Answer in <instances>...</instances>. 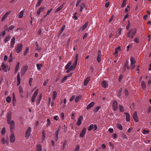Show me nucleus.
Instances as JSON below:
<instances>
[{"instance_id":"f257e3e1","label":"nucleus","mask_w":151,"mask_h":151,"mask_svg":"<svg viewBox=\"0 0 151 151\" xmlns=\"http://www.w3.org/2000/svg\"><path fill=\"white\" fill-rule=\"evenodd\" d=\"M137 29L136 28H133L130 29L128 32L127 36V37L133 38L136 34Z\"/></svg>"},{"instance_id":"f03ea898","label":"nucleus","mask_w":151,"mask_h":151,"mask_svg":"<svg viewBox=\"0 0 151 151\" xmlns=\"http://www.w3.org/2000/svg\"><path fill=\"white\" fill-rule=\"evenodd\" d=\"M23 45L21 43L18 44L15 47L14 50L17 53H20L22 50Z\"/></svg>"},{"instance_id":"7ed1b4c3","label":"nucleus","mask_w":151,"mask_h":151,"mask_svg":"<svg viewBox=\"0 0 151 151\" xmlns=\"http://www.w3.org/2000/svg\"><path fill=\"white\" fill-rule=\"evenodd\" d=\"M10 123L8 124H10V131L12 132H13L15 127L14 122V121L12 120Z\"/></svg>"},{"instance_id":"20e7f679","label":"nucleus","mask_w":151,"mask_h":151,"mask_svg":"<svg viewBox=\"0 0 151 151\" xmlns=\"http://www.w3.org/2000/svg\"><path fill=\"white\" fill-rule=\"evenodd\" d=\"M31 128L29 127L26 132L25 137L28 138L30 135Z\"/></svg>"},{"instance_id":"39448f33","label":"nucleus","mask_w":151,"mask_h":151,"mask_svg":"<svg viewBox=\"0 0 151 151\" xmlns=\"http://www.w3.org/2000/svg\"><path fill=\"white\" fill-rule=\"evenodd\" d=\"M113 106L114 110L116 111L118 108V104L116 101H114L113 102Z\"/></svg>"},{"instance_id":"423d86ee","label":"nucleus","mask_w":151,"mask_h":151,"mask_svg":"<svg viewBox=\"0 0 151 151\" xmlns=\"http://www.w3.org/2000/svg\"><path fill=\"white\" fill-rule=\"evenodd\" d=\"M60 131V128H58L57 129H56V131L55 132V138L56 141H57L58 139V133Z\"/></svg>"},{"instance_id":"0eeeda50","label":"nucleus","mask_w":151,"mask_h":151,"mask_svg":"<svg viewBox=\"0 0 151 151\" xmlns=\"http://www.w3.org/2000/svg\"><path fill=\"white\" fill-rule=\"evenodd\" d=\"M15 43V38L14 37H13L10 43V47L12 48H13L14 47V44Z\"/></svg>"},{"instance_id":"6e6552de","label":"nucleus","mask_w":151,"mask_h":151,"mask_svg":"<svg viewBox=\"0 0 151 151\" xmlns=\"http://www.w3.org/2000/svg\"><path fill=\"white\" fill-rule=\"evenodd\" d=\"M10 142L11 143L14 142L15 141V137L14 134L12 132L10 137Z\"/></svg>"},{"instance_id":"1a4fd4ad","label":"nucleus","mask_w":151,"mask_h":151,"mask_svg":"<svg viewBox=\"0 0 151 151\" xmlns=\"http://www.w3.org/2000/svg\"><path fill=\"white\" fill-rule=\"evenodd\" d=\"M10 13L11 11L7 12L2 17L1 19L2 21H3L7 18V16Z\"/></svg>"},{"instance_id":"9d476101","label":"nucleus","mask_w":151,"mask_h":151,"mask_svg":"<svg viewBox=\"0 0 151 151\" xmlns=\"http://www.w3.org/2000/svg\"><path fill=\"white\" fill-rule=\"evenodd\" d=\"M133 118L136 122H137L138 121L137 112L136 111L133 114Z\"/></svg>"},{"instance_id":"9b49d317","label":"nucleus","mask_w":151,"mask_h":151,"mask_svg":"<svg viewBox=\"0 0 151 151\" xmlns=\"http://www.w3.org/2000/svg\"><path fill=\"white\" fill-rule=\"evenodd\" d=\"M83 119V117L82 116H81L78 117L77 123V125L79 126L81 124V121Z\"/></svg>"},{"instance_id":"f8f14e48","label":"nucleus","mask_w":151,"mask_h":151,"mask_svg":"<svg viewBox=\"0 0 151 151\" xmlns=\"http://www.w3.org/2000/svg\"><path fill=\"white\" fill-rule=\"evenodd\" d=\"M1 66L2 68V70L5 72H6L7 71L8 66L5 63H2Z\"/></svg>"},{"instance_id":"ddd939ff","label":"nucleus","mask_w":151,"mask_h":151,"mask_svg":"<svg viewBox=\"0 0 151 151\" xmlns=\"http://www.w3.org/2000/svg\"><path fill=\"white\" fill-rule=\"evenodd\" d=\"M11 114L9 113L7 115V122L8 123H10V122H11Z\"/></svg>"},{"instance_id":"4468645a","label":"nucleus","mask_w":151,"mask_h":151,"mask_svg":"<svg viewBox=\"0 0 151 151\" xmlns=\"http://www.w3.org/2000/svg\"><path fill=\"white\" fill-rule=\"evenodd\" d=\"M86 132V129L85 128H84L83 130H82V132H81L80 134V136L81 137H83L85 136V133Z\"/></svg>"},{"instance_id":"2eb2a0df","label":"nucleus","mask_w":151,"mask_h":151,"mask_svg":"<svg viewBox=\"0 0 151 151\" xmlns=\"http://www.w3.org/2000/svg\"><path fill=\"white\" fill-rule=\"evenodd\" d=\"M101 84L102 87L104 88H107L108 86V84L107 82L105 81H102Z\"/></svg>"},{"instance_id":"dca6fc26","label":"nucleus","mask_w":151,"mask_h":151,"mask_svg":"<svg viewBox=\"0 0 151 151\" xmlns=\"http://www.w3.org/2000/svg\"><path fill=\"white\" fill-rule=\"evenodd\" d=\"M126 116V120L127 122H129L130 120V116L129 114L127 112H125L124 113Z\"/></svg>"},{"instance_id":"f3484780","label":"nucleus","mask_w":151,"mask_h":151,"mask_svg":"<svg viewBox=\"0 0 151 151\" xmlns=\"http://www.w3.org/2000/svg\"><path fill=\"white\" fill-rule=\"evenodd\" d=\"M90 77L88 76L86 78L85 80L84 81V85L86 86L87 85L88 82L90 81Z\"/></svg>"},{"instance_id":"a211bd4d","label":"nucleus","mask_w":151,"mask_h":151,"mask_svg":"<svg viewBox=\"0 0 151 151\" xmlns=\"http://www.w3.org/2000/svg\"><path fill=\"white\" fill-rule=\"evenodd\" d=\"M88 24V22H86L83 26L81 27L80 29H81L82 31L84 30L87 27Z\"/></svg>"},{"instance_id":"6ab92c4d","label":"nucleus","mask_w":151,"mask_h":151,"mask_svg":"<svg viewBox=\"0 0 151 151\" xmlns=\"http://www.w3.org/2000/svg\"><path fill=\"white\" fill-rule=\"evenodd\" d=\"M82 97V96L81 95H80L77 96L75 99V102L76 103H77L79 101L81 98Z\"/></svg>"},{"instance_id":"aec40b11","label":"nucleus","mask_w":151,"mask_h":151,"mask_svg":"<svg viewBox=\"0 0 151 151\" xmlns=\"http://www.w3.org/2000/svg\"><path fill=\"white\" fill-rule=\"evenodd\" d=\"M130 65L131 66H132L135 63V61L134 59V58L132 57L130 58Z\"/></svg>"},{"instance_id":"412c9836","label":"nucleus","mask_w":151,"mask_h":151,"mask_svg":"<svg viewBox=\"0 0 151 151\" xmlns=\"http://www.w3.org/2000/svg\"><path fill=\"white\" fill-rule=\"evenodd\" d=\"M24 12V10H23L21 11L18 14V17L19 18H22L23 16Z\"/></svg>"},{"instance_id":"4be33fe9","label":"nucleus","mask_w":151,"mask_h":151,"mask_svg":"<svg viewBox=\"0 0 151 151\" xmlns=\"http://www.w3.org/2000/svg\"><path fill=\"white\" fill-rule=\"evenodd\" d=\"M45 9V7H41L39 9V10H38L37 12V15H39L42 12H43Z\"/></svg>"},{"instance_id":"5701e85b","label":"nucleus","mask_w":151,"mask_h":151,"mask_svg":"<svg viewBox=\"0 0 151 151\" xmlns=\"http://www.w3.org/2000/svg\"><path fill=\"white\" fill-rule=\"evenodd\" d=\"M94 104V102H92L88 104V105L86 109L87 110L89 109L91 107H92Z\"/></svg>"},{"instance_id":"b1692460","label":"nucleus","mask_w":151,"mask_h":151,"mask_svg":"<svg viewBox=\"0 0 151 151\" xmlns=\"http://www.w3.org/2000/svg\"><path fill=\"white\" fill-rule=\"evenodd\" d=\"M57 93L55 91H54L53 92V96L52 97V99L53 101L54 100L57 96Z\"/></svg>"},{"instance_id":"393cba45","label":"nucleus","mask_w":151,"mask_h":151,"mask_svg":"<svg viewBox=\"0 0 151 151\" xmlns=\"http://www.w3.org/2000/svg\"><path fill=\"white\" fill-rule=\"evenodd\" d=\"M141 85V86L143 89H146V85L144 81H142Z\"/></svg>"},{"instance_id":"a878e982","label":"nucleus","mask_w":151,"mask_h":151,"mask_svg":"<svg viewBox=\"0 0 151 151\" xmlns=\"http://www.w3.org/2000/svg\"><path fill=\"white\" fill-rule=\"evenodd\" d=\"M42 98V95L41 94L39 96L37 99V105H38L40 103V101L41 100Z\"/></svg>"},{"instance_id":"bb28decb","label":"nucleus","mask_w":151,"mask_h":151,"mask_svg":"<svg viewBox=\"0 0 151 151\" xmlns=\"http://www.w3.org/2000/svg\"><path fill=\"white\" fill-rule=\"evenodd\" d=\"M71 64V62L70 61H69L67 64L65 66V70L68 69L69 68V67L70 66Z\"/></svg>"},{"instance_id":"cd10ccee","label":"nucleus","mask_w":151,"mask_h":151,"mask_svg":"<svg viewBox=\"0 0 151 151\" xmlns=\"http://www.w3.org/2000/svg\"><path fill=\"white\" fill-rule=\"evenodd\" d=\"M37 151H42V145H38L36 148Z\"/></svg>"},{"instance_id":"c85d7f7f","label":"nucleus","mask_w":151,"mask_h":151,"mask_svg":"<svg viewBox=\"0 0 151 151\" xmlns=\"http://www.w3.org/2000/svg\"><path fill=\"white\" fill-rule=\"evenodd\" d=\"M64 4H63V5L60 6V7L58 8L55 11V12L56 13L57 12L60 11V10H61L63 8Z\"/></svg>"},{"instance_id":"c756f323","label":"nucleus","mask_w":151,"mask_h":151,"mask_svg":"<svg viewBox=\"0 0 151 151\" xmlns=\"http://www.w3.org/2000/svg\"><path fill=\"white\" fill-rule=\"evenodd\" d=\"M97 60L98 63H100L101 60V55H98L97 58Z\"/></svg>"},{"instance_id":"7c9ffc66","label":"nucleus","mask_w":151,"mask_h":151,"mask_svg":"<svg viewBox=\"0 0 151 151\" xmlns=\"http://www.w3.org/2000/svg\"><path fill=\"white\" fill-rule=\"evenodd\" d=\"M19 62H18L17 65L16 66L15 69V73H16L18 71L19 67Z\"/></svg>"},{"instance_id":"2f4dec72","label":"nucleus","mask_w":151,"mask_h":151,"mask_svg":"<svg viewBox=\"0 0 151 151\" xmlns=\"http://www.w3.org/2000/svg\"><path fill=\"white\" fill-rule=\"evenodd\" d=\"M65 25H63L62 27L60 29V35H61L62 33V32L64 29H65Z\"/></svg>"},{"instance_id":"473e14b6","label":"nucleus","mask_w":151,"mask_h":151,"mask_svg":"<svg viewBox=\"0 0 151 151\" xmlns=\"http://www.w3.org/2000/svg\"><path fill=\"white\" fill-rule=\"evenodd\" d=\"M101 108V107L100 106H98L94 110V111L95 113L97 112Z\"/></svg>"},{"instance_id":"72a5a7b5","label":"nucleus","mask_w":151,"mask_h":151,"mask_svg":"<svg viewBox=\"0 0 151 151\" xmlns=\"http://www.w3.org/2000/svg\"><path fill=\"white\" fill-rule=\"evenodd\" d=\"M38 89H37L35 91V92L34 93H33V95H32V96L36 97V96H37V95L38 93Z\"/></svg>"},{"instance_id":"f704fd0d","label":"nucleus","mask_w":151,"mask_h":151,"mask_svg":"<svg viewBox=\"0 0 151 151\" xmlns=\"http://www.w3.org/2000/svg\"><path fill=\"white\" fill-rule=\"evenodd\" d=\"M128 63L129 61L127 60L125 63L124 66L125 67H127V69H129L130 67L128 65Z\"/></svg>"},{"instance_id":"c9c22d12","label":"nucleus","mask_w":151,"mask_h":151,"mask_svg":"<svg viewBox=\"0 0 151 151\" xmlns=\"http://www.w3.org/2000/svg\"><path fill=\"white\" fill-rule=\"evenodd\" d=\"M29 51V49L28 48H27L25 50L24 53V56H26L28 53V52Z\"/></svg>"},{"instance_id":"e433bc0d","label":"nucleus","mask_w":151,"mask_h":151,"mask_svg":"<svg viewBox=\"0 0 151 151\" xmlns=\"http://www.w3.org/2000/svg\"><path fill=\"white\" fill-rule=\"evenodd\" d=\"M16 102V99L15 97V96L14 95V93H13V105L14 106V104Z\"/></svg>"},{"instance_id":"4c0bfd02","label":"nucleus","mask_w":151,"mask_h":151,"mask_svg":"<svg viewBox=\"0 0 151 151\" xmlns=\"http://www.w3.org/2000/svg\"><path fill=\"white\" fill-rule=\"evenodd\" d=\"M36 66L37 68V70H39L40 69L41 67L42 66V64H37Z\"/></svg>"},{"instance_id":"58836bf2","label":"nucleus","mask_w":151,"mask_h":151,"mask_svg":"<svg viewBox=\"0 0 151 151\" xmlns=\"http://www.w3.org/2000/svg\"><path fill=\"white\" fill-rule=\"evenodd\" d=\"M11 37L9 36H8L6 37L4 39V41L5 42H6L8 41L10 39Z\"/></svg>"},{"instance_id":"ea45409f","label":"nucleus","mask_w":151,"mask_h":151,"mask_svg":"<svg viewBox=\"0 0 151 151\" xmlns=\"http://www.w3.org/2000/svg\"><path fill=\"white\" fill-rule=\"evenodd\" d=\"M122 91V88H120L119 89V92L117 94V96H118L119 98L121 95V92Z\"/></svg>"},{"instance_id":"a19ab883","label":"nucleus","mask_w":151,"mask_h":151,"mask_svg":"<svg viewBox=\"0 0 151 151\" xmlns=\"http://www.w3.org/2000/svg\"><path fill=\"white\" fill-rule=\"evenodd\" d=\"M119 108L120 111L121 112H122L124 111V109L123 107L122 106L120 105L119 106Z\"/></svg>"},{"instance_id":"79ce46f5","label":"nucleus","mask_w":151,"mask_h":151,"mask_svg":"<svg viewBox=\"0 0 151 151\" xmlns=\"http://www.w3.org/2000/svg\"><path fill=\"white\" fill-rule=\"evenodd\" d=\"M117 128L120 130H122L123 129L122 125L121 124H117Z\"/></svg>"},{"instance_id":"37998d69","label":"nucleus","mask_w":151,"mask_h":151,"mask_svg":"<svg viewBox=\"0 0 151 151\" xmlns=\"http://www.w3.org/2000/svg\"><path fill=\"white\" fill-rule=\"evenodd\" d=\"M66 140H65V142L63 144L62 147V150H64L65 147L66 145Z\"/></svg>"},{"instance_id":"c03bdc74","label":"nucleus","mask_w":151,"mask_h":151,"mask_svg":"<svg viewBox=\"0 0 151 151\" xmlns=\"http://www.w3.org/2000/svg\"><path fill=\"white\" fill-rule=\"evenodd\" d=\"M43 0H38L37 4V5H36V7H38V6H40L41 3Z\"/></svg>"},{"instance_id":"a18cd8bd","label":"nucleus","mask_w":151,"mask_h":151,"mask_svg":"<svg viewBox=\"0 0 151 151\" xmlns=\"http://www.w3.org/2000/svg\"><path fill=\"white\" fill-rule=\"evenodd\" d=\"M6 132L5 128L4 127L3 128L2 131L1 132V134L3 135H4Z\"/></svg>"},{"instance_id":"49530a36","label":"nucleus","mask_w":151,"mask_h":151,"mask_svg":"<svg viewBox=\"0 0 151 151\" xmlns=\"http://www.w3.org/2000/svg\"><path fill=\"white\" fill-rule=\"evenodd\" d=\"M127 0H123V2L122 4V7H124V6L126 5Z\"/></svg>"},{"instance_id":"de8ad7c7","label":"nucleus","mask_w":151,"mask_h":151,"mask_svg":"<svg viewBox=\"0 0 151 151\" xmlns=\"http://www.w3.org/2000/svg\"><path fill=\"white\" fill-rule=\"evenodd\" d=\"M93 125L91 124L90 125L89 127L88 130L89 131L91 130L93 128Z\"/></svg>"},{"instance_id":"09e8293b","label":"nucleus","mask_w":151,"mask_h":151,"mask_svg":"<svg viewBox=\"0 0 151 151\" xmlns=\"http://www.w3.org/2000/svg\"><path fill=\"white\" fill-rule=\"evenodd\" d=\"M17 81H21L20 73L19 72H18V74L17 75Z\"/></svg>"},{"instance_id":"8fccbe9b","label":"nucleus","mask_w":151,"mask_h":151,"mask_svg":"<svg viewBox=\"0 0 151 151\" xmlns=\"http://www.w3.org/2000/svg\"><path fill=\"white\" fill-rule=\"evenodd\" d=\"M14 28V26H11L8 28L7 30L9 31H10L12 30Z\"/></svg>"},{"instance_id":"3c124183","label":"nucleus","mask_w":151,"mask_h":151,"mask_svg":"<svg viewBox=\"0 0 151 151\" xmlns=\"http://www.w3.org/2000/svg\"><path fill=\"white\" fill-rule=\"evenodd\" d=\"M19 90L20 93H22L23 92V89L21 86H20L19 87Z\"/></svg>"},{"instance_id":"603ef678","label":"nucleus","mask_w":151,"mask_h":151,"mask_svg":"<svg viewBox=\"0 0 151 151\" xmlns=\"http://www.w3.org/2000/svg\"><path fill=\"white\" fill-rule=\"evenodd\" d=\"M11 100V97L10 96H8L6 99V101L7 102L9 103L10 102Z\"/></svg>"},{"instance_id":"864d4df0","label":"nucleus","mask_w":151,"mask_h":151,"mask_svg":"<svg viewBox=\"0 0 151 151\" xmlns=\"http://www.w3.org/2000/svg\"><path fill=\"white\" fill-rule=\"evenodd\" d=\"M67 78V76H64L63 78L62 79L61 81V83H63L64 82V81H65Z\"/></svg>"},{"instance_id":"5fc2aeb1","label":"nucleus","mask_w":151,"mask_h":151,"mask_svg":"<svg viewBox=\"0 0 151 151\" xmlns=\"http://www.w3.org/2000/svg\"><path fill=\"white\" fill-rule=\"evenodd\" d=\"M80 149V146L79 145H78L76 147L75 149L74 150V151H79Z\"/></svg>"},{"instance_id":"6e6d98bb","label":"nucleus","mask_w":151,"mask_h":151,"mask_svg":"<svg viewBox=\"0 0 151 151\" xmlns=\"http://www.w3.org/2000/svg\"><path fill=\"white\" fill-rule=\"evenodd\" d=\"M75 98V96L74 95H73L70 98V102L72 101H73Z\"/></svg>"},{"instance_id":"4d7b16f0","label":"nucleus","mask_w":151,"mask_h":151,"mask_svg":"<svg viewBox=\"0 0 151 151\" xmlns=\"http://www.w3.org/2000/svg\"><path fill=\"white\" fill-rule=\"evenodd\" d=\"M47 126H48L50 124L51 122L49 119H48L47 120Z\"/></svg>"},{"instance_id":"13d9d810","label":"nucleus","mask_w":151,"mask_h":151,"mask_svg":"<svg viewBox=\"0 0 151 151\" xmlns=\"http://www.w3.org/2000/svg\"><path fill=\"white\" fill-rule=\"evenodd\" d=\"M52 9H50V10H48L47 11V14H46L45 16H44V18H45V17H46V16L47 15H48V14H49V13H50V12L51 11H52Z\"/></svg>"},{"instance_id":"bf43d9fd","label":"nucleus","mask_w":151,"mask_h":151,"mask_svg":"<svg viewBox=\"0 0 151 151\" xmlns=\"http://www.w3.org/2000/svg\"><path fill=\"white\" fill-rule=\"evenodd\" d=\"M88 33H86L83 37V39L84 40L88 36Z\"/></svg>"},{"instance_id":"052dcab7","label":"nucleus","mask_w":151,"mask_h":151,"mask_svg":"<svg viewBox=\"0 0 151 151\" xmlns=\"http://www.w3.org/2000/svg\"><path fill=\"white\" fill-rule=\"evenodd\" d=\"M48 79H47L43 83V85L44 86H45L46 85L47 83H48Z\"/></svg>"},{"instance_id":"680f3d73","label":"nucleus","mask_w":151,"mask_h":151,"mask_svg":"<svg viewBox=\"0 0 151 151\" xmlns=\"http://www.w3.org/2000/svg\"><path fill=\"white\" fill-rule=\"evenodd\" d=\"M149 133V131L148 130H146L145 129L143 131V133L144 134H147Z\"/></svg>"},{"instance_id":"e2e57ef3","label":"nucleus","mask_w":151,"mask_h":151,"mask_svg":"<svg viewBox=\"0 0 151 151\" xmlns=\"http://www.w3.org/2000/svg\"><path fill=\"white\" fill-rule=\"evenodd\" d=\"M36 97H35V96H32V99H31V101H32V102H34L35 101V99H36Z\"/></svg>"},{"instance_id":"0e129e2a","label":"nucleus","mask_w":151,"mask_h":151,"mask_svg":"<svg viewBox=\"0 0 151 151\" xmlns=\"http://www.w3.org/2000/svg\"><path fill=\"white\" fill-rule=\"evenodd\" d=\"M81 0H78L77 1V2H76V6L77 7V6L79 3L81 2Z\"/></svg>"},{"instance_id":"69168bd1","label":"nucleus","mask_w":151,"mask_h":151,"mask_svg":"<svg viewBox=\"0 0 151 151\" xmlns=\"http://www.w3.org/2000/svg\"><path fill=\"white\" fill-rule=\"evenodd\" d=\"M134 41L137 43L139 42V40L137 37L135 38Z\"/></svg>"},{"instance_id":"338daca9","label":"nucleus","mask_w":151,"mask_h":151,"mask_svg":"<svg viewBox=\"0 0 151 151\" xmlns=\"http://www.w3.org/2000/svg\"><path fill=\"white\" fill-rule=\"evenodd\" d=\"M60 117L62 119H64V113L63 112H62L60 115Z\"/></svg>"},{"instance_id":"774afa93","label":"nucleus","mask_w":151,"mask_h":151,"mask_svg":"<svg viewBox=\"0 0 151 151\" xmlns=\"http://www.w3.org/2000/svg\"><path fill=\"white\" fill-rule=\"evenodd\" d=\"M59 119V118L58 116H55L54 117V119L56 121L58 120Z\"/></svg>"}]
</instances>
